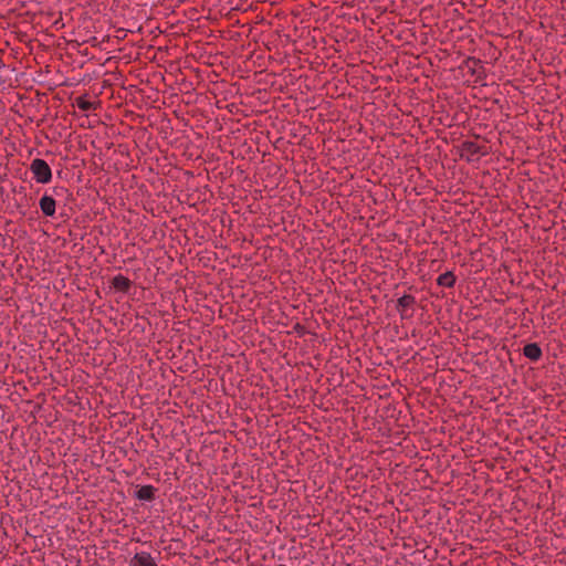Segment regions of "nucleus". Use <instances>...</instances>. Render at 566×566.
<instances>
[{"instance_id": "1", "label": "nucleus", "mask_w": 566, "mask_h": 566, "mask_svg": "<svg viewBox=\"0 0 566 566\" xmlns=\"http://www.w3.org/2000/svg\"><path fill=\"white\" fill-rule=\"evenodd\" d=\"M30 171L39 184H49L52 179V170L43 159H33L30 165Z\"/></svg>"}, {"instance_id": "7", "label": "nucleus", "mask_w": 566, "mask_h": 566, "mask_svg": "<svg viewBox=\"0 0 566 566\" xmlns=\"http://www.w3.org/2000/svg\"><path fill=\"white\" fill-rule=\"evenodd\" d=\"M156 489L153 485H143L136 491L135 496L139 501H153Z\"/></svg>"}, {"instance_id": "5", "label": "nucleus", "mask_w": 566, "mask_h": 566, "mask_svg": "<svg viewBox=\"0 0 566 566\" xmlns=\"http://www.w3.org/2000/svg\"><path fill=\"white\" fill-rule=\"evenodd\" d=\"M130 281L122 274L115 275L112 280V286L116 292L126 293L130 289Z\"/></svg>"}, {"instance_id": "9", "label": "nucleus", "mask_w": 566, "mask_h": 566, "mask_svg": "<svg viewBox=\"0 0 566 566\" xmlns=\"http://www.w3.org/2000/svg\"><path fill=\"white\" fill-rule=\"evenodd\" d=\"M76 105L80 109L87 112L93 108V103L85 99L84 97H80L76 99Z\"/></svg>"}, {"instance_id": "8", "label": "nucleus", "mask_w": 566, "mask_h": 566, "mask_svg": "<svg viewBox=\"0 0 566 566\" xmlns=\"http://www.w3.org/2000/svg\"><path fill=\"white\" fill-rule=\"evenodd\" d=\"M437 283L443 287H452L455 283V276L452 272L448 271L438 276Z\"/></svg>"}, {"instance_id": "6", "label": "nucleus", "mask_w": 566, "mask_h": 566, "mask_svg": "<svg viewBox=\"0 0 566 566\" xmlns=\"http://www.w3.org/2000/svg\"><path fill=\"white\" fill-rule=\"evenodd\" d=\"M526 358L537 361L542 357V349L536 343L526 344L523 348Z\"/></svg>"}, {"instance_id": "2", "label": "nucleus", "mask_w": 566, "mask_h": 566, "mask_svg": "<svg viewBox=\"0 0 566 566\" xmlns=\"http://www.w3.org/2000/svg\"><path fill=\"white\" fill-rule=\"evenodd\" d=\"M416 303V298L412 295L406 294L398 298L397 301V310L402 319L410 318L413 314V305Z\"/></svg>"}, {"instance_id": "3", "label": "nucleus", "mask_w": 566, "mask_h": 566, "mask_svg": "<svg viewBox=\"0 0 566 566\" xmlns=\"http://www.w3.org/2000/svg\"><path fill=\"white\" fill-rule=\"evenodd\" d=\"M129 566H158L156 558L146 551L136 552L129 559Z\"/></svg>"}, {"instance_id": "4", "label": "nucleus", "mask_w": 566, "mask_h": 566, "mask_svg": "<svg viewBox=\"0 0 566 566\" xmlns=\"http://www.w3.org/2000/svg\"><path fill=\"white\" fill-rule=\"evenodd\" d=\"M40 209L42 211V213L46 217H52L54 216L55 213V208H56V201L54 200L53 197L51 196H48V195H44L41 199H40Z\"/></svg>"}]
</instances>
